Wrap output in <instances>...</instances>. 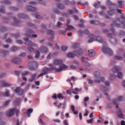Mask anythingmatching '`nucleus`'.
<instances>
[{
  "label": "nucleus",
  "instance_id": "24",
  "mask_svg": "<svg viewBox=\"0 0 125 125\" xmlns=\"http://www.w3.org/2000/svg\"><path fill=\"white\" fill-rule=\"evenodd\" d=\"M36 77H37V74L34 73L32 74L31 76V78L28 79V82H30V83H32V82H34V81H35V79H36Z\"/></svg>",
  "mask_w": 125,
  "mask_h": 125
},
{
  "label": "nucleus",
  "instance_id": "1",
  "mask_svg": "<svg viewBox=\"0 0 125 125\" xmlns=\"http://www.w3.org/2000/svg\"><path fill=\"white\" fill-rule=\"evenodd\" d=\"M121 23L122 25V27L125 29V17L124 16H122L121 18L120 19H118L116 20V21H114L113 23H111L110 24V27L109 28L110 31H111L112 32V33H108L107 36V38H109L110 39H113V35L114 36H116L117 35V32H116V30H115V28H114V27L116 26V27H117L118 28H121L122 27V25L120 24Z\"/></svg>",
  "mask_w": 125,
  "mask_h": 125
},
{
  "label": "nucleus",
  "instance_id": "26",
  "mask_svg": "<svg viewBox=\"0 0 125 125\" xmlns=\"http://www.w3.org/2000/svg\"><path fill=\"white\" fill-rule=\"evenodd\" d=\"M21 102V99L20 98L16 99L15 101L14 102V104L16 106L20 105V103Z\"/></svg>",
  "mask_w": 125,
  "mask_h": 125
},
{
  "label": "nucleus",
  "instance_id": "28",
  "mask_svg": "<svg viewBox=\"0 0 125 125\" xmlns=\"http://www.w3.org/2000/svg\"><path fill=\"white\" fill-rule=\"evenodd\" d=\"M13 19H14V22L13 23V26H18L19 25V23H20V21L16 20V19L15 17H13Z\"/></svg>",
  "mask_w": 125,
  "mask_h": 125
},
{
  "label": "nucleus",
  "instance_id": "27",
  "mask_svg": "<svg viewBox=\"0 0 125 125\" xmlns=\"http://www.w3.org/2000/svg\"><path fill=\"white\" fill-rule=\"evenodd\" d=\"M82 90V89H79V88H75L72 91V93L73 94H78V92H80Z\"/></svg>",
  "mask_w": 125,
  "mask_h": 125
},
{
  "label": "nucleus",
  "instance_id": "17",
  "mask_svg": "<svg viewBox=\"0 0 125 125\" xmlns=\"http://www.w3.org/2000/svg\"><path fill=\"white\" fill-rule=\"evenodd\" d=\"M117 116L118 117H119V118H121L122 119H123L124 117H125V115H124V114H123V112H122V109H121L120 108H118L117 109Z\"/></svg>",
  "mask_w": 125,
  "mask_h": 125
},
{
  "label": "nucleus",
  "instance_id": "47",
  "mask_svg": "<svg viewBox=\"0 0 125 125\" xmlns=\"http://www.w3.org/2000/svg\"><path fill=\"white\" fill-rule=\"evenodd\" d=\"M2 3H5L6 4H10V3H11V2L8 0H5L2 1Z\"/></svg>",
  "mask_w": 125,
  "mask_h": 125
},
{
  "label": "nucleus",
  "instance_id": "51",
  "mask_svg": "<svg viewBox=\"0 0 125 125\" xmlns=\"http://www.w3.org/2000/svg\"><path fill=\"white\" fill-rule=\"evenodd\" d=\"M30 46H32L33 47H39V45H38V44L36 43H31V45Z\"/></svg>",
  "mask_w": 125,
  "mask_h": 125
},
{
  "label": "nucleus",
  "instance_id": "40",
  "mask_svg": "<svg viewBox=\"0 0 125 125\" xmlns=\"http://www.w3.org/2000/svg\"><path fill=\"white\" fill-rule=\"evenodd\" d=\"M27 50L30 52H34V51H35V49L32 47H29L27 48Z\"/></svg>",
  "mask_w": 125,
  "mask_h": 125
},
{
  "label": "nucleus",
  "instance_id": "22",
  "mask_svg": "<svg viewBox=\"0 0 125 125\" xmlns=\"http://www.w3.org/2000/svg\"><path fill=\"white\" fill-rule=\"evenodd\" d=\"M88 56H89V57L92 58L95 56V52H94V50L92 49L89 50L88 51Z\"/></svg>",
  "mask_w": 125,
  "mask_h": 125
},
{
  "label": "nucleus",
  "instance_id": "5",
  "mask_svg": "<svg viewBox=\"0 0 125 125\" xmlns=\"http://www.w3.org/2000/svg\"><path fill=\"white\" fill-rule=\"evenodd\" d=\"M118 71H119V67L116 65L113 66L112 68V73L113 74H110V76H109L110 80H111V81H113V80H114L117 77V75H116V74L118 73Z\"/></svg>",
  "mask_w": 125,
  "mask_h": 125
},
{
  "label": "nucleus",
  "instance_id": "45",
  "mask_svg": "<svg viewBox=\"0 0 125 125\" xmlns=\"http://www.w3.org/2000/svg\"><path fill=\"white\" fill-rule=\"evenodd\" d=\"M88 61V59L87 58H85L84 57H83L82 58V61L83 62H87Z\"/></svg>",
  "mask_w": 125,
  "mask_h": 125
},
{
  "label": "nucleus",
  "instance_id": "32",
  "mask_svg": "<svg viewBox=\"0 0 125 125\" xmlns=\"http://www.w3.org/2000/svg\"><path fill=\"white\" fill-rule=\"evenodd\" d=\"M118 2L120 7H123L125 6V2H124V1L118 0Z\"/></svg>",
  "mask_w": 125,
  "mask_h": 125
},
{
  "label": "nucleus",
  "instance_id": "8",
  "mask_svg": "<svg viewBox=\"0 0 125 125\" xmlns=\"http://www.w3.org/2000/svg\"><path fill=\"white\" fill-rule=\"evenodd\" d=\"M83 54V50L80 49L79 51H76L73 53H69L67 55V57L69 58H73L75 57V56H79Z\"/></svg>",
  "mask_w": 125,
  "mask_h": 125
},
{
  "label": "nucleus",
  "instance_id": "39",
  "mask_svg": "<svg viewBox=\"0 0 125 125\" xmlns=\"http://www.w3.org/2000/svg\"><path fill=\"white\" fill-rule=\"evenodd\" d=\"M58 7L60 9H64V8H65V6H64L63 4L61 3L58 4Z\"/></svg>",
  "mask_w": 125,
  "mask_h": 125
},
{
  "label": "nucleus",
  "instance_id": "62",
  "mask_svg": "<svg viewBox=\"0 0 125 125\" xmlns=\"http://www.w3.org/2000/svg\"><path fill=\"white\" fill-rule=\"evenodd\" d=\"M47 34H49L50 35H53V34H54V31L49 30L47 31Z\"/></svg>",
  "mask_w": 125,
  "mask_h": 125
},
{
  "label": "nucleus",
  "instance_id": "4",
  "mask_svg": "<svg viewBox=\"0 0 125 125\" xmlns=\"http://www.w3.org/2000/svg\"><path fill=\"white\" fill-rule=\"evenodd\" d=\"M94 76L95 78V82L97 83H100L101 82H104L105 81V78L101 77L100 73L98 71L94 72Z\"/></svg>",
  "mask_w": 125,
  "mask_h": 125
},
{
  "label": "nucleus",
  "instance_id": "61",
  "mask_svg": "<svg viewBox=\"0 0 125 125\" xmlns=\"http://www.w3.org/2000/svg\"><path fill=\"white\" fill-rule=\"evenodd\" d=\"M64 2L65 4H66L67 5H69L71 3V2L69 1V0H64Z\"/></svg>",
  "mask_w": 125,
  "mask_h": 125
},
{
  "label": "nucleus",
  "instance_id": "38",
  "mask_svg": "<svg viewBox=\"0 0 125 125\" xmlns=\"http://www.w3.org/2000/svg\"><path fill=\"white\" fill-rule=\"evenodd\" d=\"M18 49H19V48H18V47L14 46L11 48L10 50L12 52H14L15 51H17V50H18Z\"/></svg>",
  "mask_w": 125,
  "mask_h": 125
},
{
  "label": "nucleus",
  "instance_id": "46",
  "mask_svg": "<svg viewBox=\"0 0 125 125\" xmlns=\"http://www.w3.org/2000/svg\"><path fill=\"white\" fill-rule=\"evenodd\" d=\"M29 71H24L23 72L22 74H21V76L22 77H25V76H27V75H29Z\"/></svg>",
  "mask_w": 125,
  "mask_h": 125
},
{
  "label": "nucleus",
  "instance_id": "29",
  "mask_svg": "<svg viewBox=\"0 0 125 125\" xmlns=\"http://www.w3.org/2000/svg\"><path fill=\"white\" fill-rule=\"evenodd\" d=\"M109 41L111 43H112V44H116L118 42V41L115 38H114L110 39Z\"/></svg>",
  "mask_w": 125,
  "mask_h": 125
},
{
  "label": "nucleus",
  "instance_id": "52",
  "mask_svg": "<svg viewBox=\"0 0 125 125\" xmlns=\"http://www.w3.org/2000/svg\"><path fill=\"white\" fill-rule=\"evenodd\" d=\"M63 23L60 21H58L57 23L56 27L57 28H60V26L62 25Z\"/></svg>",
  "mask_w": 125,
  "mask_h": 125
},
{
  "label": "nucleus",
  "instance_id": "63",
  "mask_svg": "<svg viewBox=\"0 0 125 125\" xmlns=\"http://www.w3.org/2000/svg\"><path fill=\"white\" fill-rule=\"evenodd\" d=\"M15 74H16V76H20L21 74V72L19 71H15Z\"/></svg>",
  "mask_w": 125,
  "mask_h": 125
},
{
  "label": "nucleus",
  "instance_id": "23",
  "mask_svg": "<svg viewBox=\"0 0 125 125\" xmlns=\"http://www.w3.org/2000/svg\"><path fill=\"white\" fill-rule=\"evenodd\" d=\"M18 17H19V18H21V19H28V18H29V17L27 16V15L23 14H18Z\"/></svg>",
  "mask_w": 125,
  "mask_h": 125
},
{
  "label": "nucleus",
  "instance_id": "6",
  "mask_svg": "<svg viewBox=\"0 0 125 125\" xmlns=\"http://www.w3.org/2000/svg\"><path fill=\"white\" fill-rule=\"evenodd\" d=\"M19 109H17L16 108L11 109L6 112V115L7 117H11L14 115V114H16V116H18V114H19Z\"/></svg>",
  "mask_w": 125,
  "mask_h": 125
},
{
  "label": "nucleus",
  "instance_id": "54",
  "mask_svg": "<svg viewBox=\"0 0 125 125\" xmlns=\"http://www.w3.org/2000/svg\"><path fill=\"white\" fill-rule=\"evenodd\" d=\"M108 14L110 16H112V15H114V14H115V13L114 12V11L110 10L108 12Z\"/></svg>",
  "mask_w": 125,
  "mask_h": 125
},
{
  "label": "nucleus",
  "instance_id": "64",
  "mask_svg": "<svg viewBox=\"0 0 125 125\" xmlns=\"http://www.w3.org/2000/svg\"><path fill=\"white\" fill-rule=\"evenodd\" d=\"M16 42L17 43H19V44H22V43H23V41L21 40H17Z\"/></svg>",
  "mask_w": 125,
  "mask_h": 125
},
{
  "label": "nucleus",
  "instance_id": "60",
  "mask_svg": "<svg viewBox=\"0 0 125 125\" xmlns=\"http://www.w3.org/2000/svg\"><path fill=\"white\" fill-rule=\"evenodd\" d=\"M72 63L74 65H80V63L78 62L77 60H74L73 62Z\"/></svg>",
  "mask_w": 125,
  "mask_h": 125
},
{
  "label": "nucleus",
  "instance_id": "33",
  "mask_svg": "<svg viewBox=\"0 0 125 125\" xmlns=\"http://www.w3.org/2000/svg\"><path fill=\"white\" fill-rule=\"evenodd\" d=\"M11 62L15 64H18V58H14L12 59Z\"/></svg>",
  "mask_w": 125,
  "mask_h": 125
},
{
  "label": "nucleus",
  "instance_id": "2",
  "mask_svg": "<svg viewBox=\"0 0 125 125\" xmlns=\"http://www.w3.org/2000/svg\"><path fill=\"white\" fill-rule=\"evenodd\" d=\"M49 66L51 67L50 68L44 67L43 68L42 72L45 75L47 74V72H51L54 69H55L56 72L58 73H60L62 72V71H65L66 69H68V66L64 64L61 65L59 68H55V67L53 66V64L51 63L49 64Z\"/></svg>",
  "mask_w": 125,
  "mask_h": 125
},
{
  "label": "nucleus",
  "instance_id": "12",
  "mask_svg": "<svg viewBox=\"0 0 125 125\" xmlns=\"http://www.w3.org/2000/svg\"><path fill=\"white\" fill-rule=\"evenodd\" d=\"M25 9L27 10V11H32L33 12L38 11V8L37 7L30 5H27L25 7Z\"/></svg>",
  "mask_w": 125,
  "mask_h": 125
},
{
  "label": "nucleus",
  "instance_id": "9",
  "mask_svg": "<svg viewBox=\"0 0 125 125\" xmlns=\"http://www.w3.org/2000/svg\"><path fill=\"white\" fill-rule=\"evenodd\" d=\"M35 33L33 30L30 29H27V33L25 34V37H27V38H34L36 39V38H38V35L37 34H32L31 35L30 34H33Z\"/></svg>",
  "mask_w": 125,
  "mask_h": 125
},
{
  "label": "nucleus",
  "instance_id": "14",
  "mask_svg": "<svg viewBox=\"0 0 125 125\" xmlns=\"http://www.w3.org/2000/svg\"><path fill=\"white\" fill-rule=\"evenodd\" d=\"M0 85L1 87H9L10 84L5 82L4 80H2L0 82Z\"/></svg>",
  "mask_w": 125,
  "mask_h": 125
},
{
  "label": "nucleus",
  "instance_id": "55",
  "mask_svg": "<svg viewBox=\"0 0 125 125\" xmlns=\"http://www.w3.org/2000/svg\"><path fill=\"white\" fill-rule=\"evenodd\" d=\"M37 2L36 1H32L29 2V4H30L31 5H36L37 4Z\"/></svg>",
  "mask_w": 125,
  "mask_h": 125
},
{
  "label": "nucleus",
  "instance_id": "35",
  "mask_svg": "<svg viewBox=\"0 0 125 125\" xmlns=\"http://www.w3.org/2000/svg\"><path fill=\"white\" fill-rule=\"evenodd\" d=\"M101 4V3L100 1H98L97 3H95L94 4V6L95 8H99Z\"/></svg>",
  "mask_w": 125,
  "mask_h": 125
},
{
  "label": "nucleus",
  "instance_id": "44",
  "mask_svg": "<svg viewBox=\"0 0 125 125\" xmlns=\"http://www.w3.org/2000/svg\"><path fill=\"white\" fill-rule=\"evenodd\" d=\"M114 59H115V60H122V59H123V58L121 56H115L114 57Z\"/></svg>",
  "mask_w": 125,
  "mask_h": 125
},
{
  "label": "nucleus",
  "instance_id": "36",
  "mask_svg": "<svg viewBox=\"0 0 125 125\" xmlns=\"http://www.w3.org/2000/svg\"><path fill=\"white\" fill-rule=\"evenodd\" d=\"M117 75H116V77H117L118 79L123 78V73L119 72H117Z\"/></svg>",
  "mask_w": 125,
  "mask_h": 125
},
{
  "label": "nucleus",
  "instance_id": "58",
  "mask_svg": "<svg viewBox=\"0 0 125 125\" xmlns=\"http://www.w3.org/2000/svg\"><path fill=\"white\" fill-rule=\"evenodd\" d=\"M0 13H5V11L4 10V7H2L0 8Z\"/></svg>",
  "mask_w": 125,
  "mask_h": 125
},
{
  "label": "nucleus",
  "instance_id": "31",
  "mask_svg": "<svg viewBox=\"0 0 125 125\" xmlns=\"http://www.w3.org/2000/svg\"><path fill=\"white\" fill-rule=\"evenodd\" d=\"M33 110L32 108H30L27 110L26 114H27L28 117H31L30 114H32V113H33Z\"/></svg>",
  "mask_w": 125,
  "mask_h": 125
},
{
  "label": "nucleus",
  "instance_id": "42",
  "mask_svg": "<svg viewBox=\"0 0 125 125\" xmlns=\"http://www.w3.org/2000/svg\"><path fill=\"white\" fill-rule=\"evenodd\" d=\"M125 31L121 30L120 31V33H119V37H123L124 36H125Z\"/></svg>",
  "mask_w": 125,
  "mask_h": 125
},
{
  "label": "nucleus",
  "instance_id": "21",
  "mask_svg": "<svg viewBox=\"0 0 125 125\" xmlns=\"http://www.w3.org/2000/svg\"><path fill=\"white\" fill-rule=\"evenodd\" d=\"M23 40L25 42V45H29V46H31L32 43V41L29 40V39L28 38H24Z\"/></svg>",
  "mask_w": 125,
  "mask_h": 125
},
{
  "label": "nucleus",
  "instance_id": "11",
  "mask_svg": "<svg viewBox=\"0 0 125 125\" xmlns=\"http://www.w3.org/2000/svg\"><path fill=\"white\" fill-rule=\"evenodd\" d=\"M123 97L122 96L118 97L116 98L115 100H113L112 102L113 104H116V109H119V105L118 104H119V102H121V101H123Z\"/></svg>",
  "mask_w": 125,
  "mask_h": 125
},
{
  "label": "nucleus",
  "instance_id": "53",
  "mask_svg": "<svg viewBox=\"0 0 125 125\" xmlns=\"http://www.w3.org/2000/svg\"><path fill=\"white\" fill-rule=\"evenodd\" d=\"M9 103H10V100H8V101H6V102L4 103L3 105V107H6V105H7L8 104H9Z\"/></svg>",
  "mask_w": 125,
  "mask_h": 125
},
{
  "label": "nucleus",
  "instance_id": "49",
  "mask_svg": "<svg viewBox=\"0 0 125 125\" xmlns=\"http://www.w3.org/2000/svg\"><path fill=\"white\" fill-rule=\"evenodd\" d=\"M107 4L108 5V6H111V5H116V4L113 3V2H112L111 1H108Z\"/></svg>",
  "mask_w": 125,
  "mask_h": 125
},
{
  "label": "nucleus",
  "instance_id": "13",
  "mask_svg": "<svg viewBox=\"0 0 125 125\" xmlns=\"http://www.w3.org/2000/svg\"><path fill=\"white\" fill-rule=\"evenodd\" d=\"M15 92H16V93H17L18 95H19V96H21V95L23 94L24 90L21 89V88L18 87L16 89H15Z\"/></svg>",
  "mask_w": 125,
  "mask_h": 125
},
{
  "label": "nucleus",
  "instance_id": "19",
  "mask_svg": "<svg viewBox=\"0 0 125 125\" xmlns=\"http://www.w3.org/2000/svg\"><path fill=\"white\" fill-rule=\"evenodd\" d=\"M58 55V52H56L54 53H49L48 55L47 56V59H51V58H54L56 55Z\"/></svg>",
  "mask_w": 125,
  "mask_h": 125
},
{
  "label": "nucleus",
  "instance_id": "7",
  "mask_svg": "<svg viewBox=\"0 0 125 125\" xmlns=\"http://www.w3.org/2000/svg\"><path fill=\"white\" fill-rule=\"evenodd\" d=\"M107 45V43H104V46L102 48V51L104 54L108 53L109 55L112 56L113 55V51L111 50V49L109 48L108 47H106Z\"/></svg>",
  "mask_w": 125,
  "mask_h": 125
},
{
  "label": "nucleus",
  "instance_id": "25",
  "mask_svg": "<svg viewBox=\"0 0 125 125\" xmlns=\"http://www.w3.org/2000/svg\"><path fill=\"white\" fill-rule=\"evenodd\" d=\"M33 16H35L36 19H42V17L40 15L39 13H35L32 14Z\"/></svg>",
  "mask_w": 125,
  "mask_h": 125
},
{
  "label": "nucleus",
  "instance_id": "37",
  "mask_svg": "<svg viewBox=\"0 0 125 125\" xmlns=\"http://www.w3.org/2000/svg\"><path fill=\"white\" fill-rule=\"evenodd\" d=\"M71 108L72 112L74 113L75 115H77V114H78V111H75V106H74L73 105H72L71 106Z\"/></svg>",
  "mask_w": 125,
  "mask_h": 125
},
{
  "label": "nucleus",
  "instance_id": "48",
  "mask_svg": "<svg viewBox=\"0 0 125 125\" xmlns=\"http://www.w3.org/2000/svg\"><path fill=\"white\" fill-rule=\"evenodd\" d=\"M61 48L62 51H66V50L68 49V47H67V46H62Z\"/></svg>",
  "mask_w": 125,
  "mask_h": 125
},
{
  "label": "nucleus",
  "instance_id": "41",
  "mask_svg": "<svg viewBox=\"0 0 125 125\" xmlns=\"http://www.w3.org/2000/svg\"><path fill=\"white\" fill-rule=\"evenodd\" d=\"M4 96H6V97H8L9 96H10V92H9V91H6L5 92V94H4Z\"/></svg>",
  "mask_w": 125,
  "mask_h": 125
},
{
  "label": "nucleus",
  "instance_id": "10",
  "mask_svg": "<svg viewBox=\"0 0 125 125\" xmlns=\"http://www.w3.org/2000/svg\"><path fill=\"white\" fill-rule=\"evenodd\" d=\"M29 64V70H31V71H35L38 69L39 65H38V63L37 62H31Z\"/></svg>",
  "mask_w": 125,
  "mask_h": 125
},
{
  "label": "nucleus",
  "instance_id": "56",
  "mask_svg": "<svg viewBox=\"0 0 125 125\" xmlns=\"http://www.w3.org/2000/svg\"><path fill=\"white\" fill-rule=\"evenodd\" d=\"M0 29L2 32H5V31H6V27L4 26H0Z\"/></svg>",
  "mask_w": 125,
  "mask_h": 125
},
{
  "label": "nucleus",
  "instance_id": "30",
  "mask_svg": "<svg viewBox=\"0 0 125 125\" xmlns=\"http://www.w3.org/2000/svg\"><path fill=\"white\" fill-rule=\"evenodd\" d=\"M67 28L66 29V31H72V30H74V29H75V27L69 24H67Z\"/></svg>",
  "mask_w": 125,
  "mask_h": 125
},
{
  "label": "nucleus",
  "instance_id": "34",
  "mask_svg": "<svg viewBox=\"0 0 125 125\" xmlns=\"http://www.w3.org/2000/svg\"><path fill=\"white\" fill-rule=\"evenodd\" d=\"M89 100V97H85L84 98V105L86 107L87 106V104H86V101H88Z\"/></svg>",
  "mask_w": 125,
  "mask_h": 125
},
{
  "label": "nucleus",
  "instance_id": "16",
  "mask_svg": "<svg viewBox=\"0 0 125 125\" xmlns=\"http://www.w3.org/2000/svg\"><path fill=\"white\" fill-rule=\"evenodd\" d=\"M63 63V60L56 59L54 60V64L57 65H61Z\"/></svg>",
  "mask_w": 125,
  "mask_h": 125
},
{
  "label": "nucleus",
  "instance_id": "20",
  "mask_svg": "<svg viewBox=\"0 0 125 125\" xmlns=\"http://www.w3.org/2000/svg\"><path fill=\"white\" fill-rule=\"evenodd\" d=\"M52 98H54V99H57V97L60 99L61 98H62V99H64V97H63V96H62V94H60L58 95H57L56 94H54L53 96H52Z\"/></svg>",
  "mask_w": 125,
  "mask_h": 125
},
{
  "label": "nucleus",
  "instance_id": "59",
  "mask_svg": "<svg viewBox=\"0 0 125 125\" xmlns=\"http://www.w3.org/2000/svg\"><path fill=\"white\" fill-rule=\"evenodd\" d=\"M11 10H13V11H17L18 10V9L16 7H10Z\"/></svg>",
  "mask_w": 125,
  "mask_h": 125
},
{
  "label": "nucleus",
  "instance_id": "3",
  "mask_svg": "<svg viewBox=\"0 0 125 125\" xmlns=\"http://www.w3.org/2000/svg\"><path fill=\"white\" fill-rule=\"evenodd\" d=\"M89 39H90L88 41V42L89 43L92 42H95V41L98 42H100L101 43L103 42V39H102V37L100 36H98L97 37H96L94 35L90 34L89 35Z\"/></svg>",
  "mask_w": 125,
  "mask_h": 125
},
{
  "label": "nucleus",
  "instance_id": "50",
  "mask_svg": "<svg viewBox=\"0 0 125 125\" xmlns=\"http://www.w3.org/2000/svg\"><path fill=\"white\" fill-rule=\"evenodd\" d=\"M35 58H39V57H40V51H36L35 52Z\"/></svg>",
  "mask_w": 125,
  "mask_h": 125
},
{
  "label": "nucleus",
  "instance_id": "18",
  "mask_svg": "<svg viewBox=\"0 0 125 125\" xmlns=\"http://www.w3.org/2000/svg\"><path fill=\"white\" fill-rule=\"evenodd\" d=\"M9 54V52L8 51H0V55L2 57H5Z\"/></svg>",
  "mask_w": 125,
  "mask_h": 125
},
{
  "label": "nucleus",
  "instance_id": "43",
  "mask_svg": "<svg viewBox=\"0 0 125 125\" xmlns=\"http://www.w3.org/2000/svg\"><path fill=\"white\" fill-rule=\"evenodd\" d=\"M93 121H94V119L92 118L89 120H87L86 122L88 124H92V123H93Z\"/></svg>",
  "mask_w": 125,
  "mask_h": 125
},
{
  "label": "nucleus",
  "instance_id": "15",
  "mask_svg": "<svg viewBox=\"0 0 125 125\" xmlns=\"http://www.w3.org/2000/svg\"><path fill=\"white\" fill-rule=\"evenodd\" d=\"M39 50L42 53H46V52H48V49H47V47L44 46L41 47Z\"/></svg>",
  "mask_w": 125,
  "mask_h": 125
},
{
  "label": "nucleus",
  "instance_id": "57",
  "mask_svg": "<svg viewBox=\"0 0 125 125\" xmlns=\"http://www.w3.org/2000/svg\"><path fill=\"white\" fill-rule=\"evenodd\" d=\"M101 89H102V90H103L104 91H108V88L104 86L101 87Z\"/></svg>",
  "mask_w": 125,
  "mask_h": 125
}]
</instances>
